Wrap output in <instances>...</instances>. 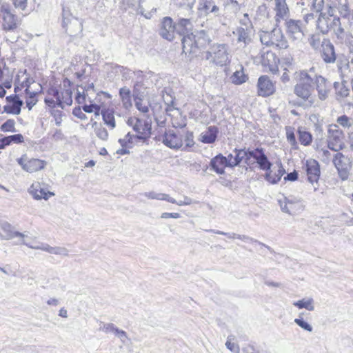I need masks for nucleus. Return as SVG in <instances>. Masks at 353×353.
<instances>
[{
    "label": "nucleus",
    "mask_w": 353,
    "mask_h": 353,
    "mask_svg": "<svg viewBox=\"0 0 353 353\" xmlns=\"http://www.w3.org/2000/svg\"><path fill=\"white\" fill-rule=\"evenodd\" d=\"M174 28L175 33L182 37V50L185 54L196 55L211 42V39L205 30L192 31V24L188 19H179L174 23Z\"/></svg>",
    "instance_id": "nucleus-1"
},
{
    "label": "nucleus",
    "mask_w": 353,
    "mask_h": 353,
    "mask_svg": "<svg viewBox=\"0 0 353 353\" xmlns=\"http://www.w3.org/2000/svg\"><path fill=\"white\" fill-rule=\"evenodd\" d=\"M234 157L233 161L229 160V168H234L239 165L243 160L245 163L250 166L256 163L260 170H268L270 163L267 155L262 148L251 149L250 148L243 149L235 148L233 150Z\"/></svg>",
    "instance_id": "nucleus-2"
},
{
    "label": "nucleus",
    "mask_w": 353,
    "mask_h": 353,
    "mask_svg": "<svg viewBox=\"0 0 353 353\" xmlns=\"http://www.w3.org/2000/svg\"><path fill=\"white\" fill-rule=\"evenodd\" d=\"M296 84L294 85V93L304 101H308L314 90L312 74L305 70L295 73Z\"/></svg>",
    "instance_id": "nucleus-3"
},
{
    "label": "nucleus",
    "mask_w": 353,
    "mask_h": 353,
    "mask_svg": "<svg viewBox=\"0 0 353 353\" xmlns=\"http://www.w3.org/2000/svg\"><path fill=\"white\" fill-rule=\"evenodd\" d=\"M259 34L261 43L267 47L279 49L288 47V42L280 28H274L270 31L261 30Z\"/></svg>",
    "instance_id": "nucleus-4"
},
{
    "label": "nucleus",
    "mask_w": 353,
    "mask_h": 353,
    "mask_svg": "<svg viewBox=\"0 0 353 353\" xmlns=\"http://www.w3.org/2000/svg\"><path fill=\"white\" fill-rule=\"evenodd\" d=\"M2 19V30L6 32H16L21 26V19L14 13L8 3H3L0 8Z\"/></svg>",
    "instance_id": "nucleus-5"
},
{
    "label": "nucleus",
    "mask_w": 353,
    "mask_h": 353,
    "mask_svg": "<svg viewBox=\"0 0 353 353\" xmlns=\"http://www.w3.org/2000/svg\"><path fill=\"white\" fill-rule=\"evenodd\" d=\"M327 132V147L329 149L339 152L345 147L344 134L337 125H330Z\"/></svg>",
    "instance_id": "nucleus-6"
},
{
    "label": "nucleus",
    "mask_w": 353,
    "mask_h": 353,
    "mask_svg": "<svg viewBox=\"0 0 353 353\" xmlns=\"http://www.w3.org/2000/svg\"><path fill=\"white\" fill-rule=\"evenodd\" d=\"M212 59V61L217 65L223 66L230 62L229 54L225 44H214L210 51H207L205 59Z\"/></svg>",
    "instance_id": "nucleus-7"
},
{
    "label": "nucleus",
    "mask_w": 353,
    "mask_h": 353,
    "mask_svg": "<svg viewBox=\"0 0 353 353\" xmlns=\"http://www.w3.org/2000/svg\"><path fill=\"white\" fill-rule=\"evenodd\" d=\"M332 161L341 179L343 181L347 180L352 163L350 158L339 152L334 154Z\"/></svg>",
    "instance_id": "nucleus-8"
},
{
    "label": "nucleus",
    "mask_w": 353,
    "mask_h": 353,
    "mask_svg": "<svg viewBox=\"0 0 353 353\" xmlns=\"http://www.w3.org/2000/svg\"><path fill=\"white\" fill-rule=\"evenodd\" d=\"M303 168L308 182L312 185L314 191H316L319 189V180L321 175L319 163L313 159H307L304 163Z\"/></svg>",
    "instance_id": "nucleus-9"
},
{
    "label": "nucleus",
    "mask_w": 353,
    "mask_h": 353,
    "mask_svg": "<svg viewBox=\"0 0 353 353\" xmlns=\"http://www.w3.org/2000/svg\"><path fill=\"white\" fill-rule=\"evenodd\" d=\"M26 235L20 232L14 231V227L7 221L0 223V239L1 240H10L14 238H19L18 243L26 245L29 244L23 240Z\"/></svg>",
    "instance_id": "nucleus-10"
},
{
    "label": "nucleus",
    "mask_w": 353,
    "mask_h": 353,
    "mask_svg": "<svg viewBox=\"0 0 353 353\" xmlns=\"http://www.w3.org/2000/svg\"><path fill=\"white\" fill-rule=\"evenodd\" d=\"M17 163L22 169L28 172L32 173L44 168L46 163L45 161L38 159H28L26 154L17 159Z\"/></svg>",
    "instance_id": "nucleus-11"
},
{
    "label": "nucleus",
    "mask_w": 353,
    "mask_h": 353,
    "mask_svg": "<svg viewBox=\"0 0 353 353\" xmlns=\"http://www.w3.org/2000/svg\"><path fill=\"white\" fill-rule=\"evenodd\" d=\"M321 57L326 64H333L336 60V53L333 43L328 39H323L320 49Z\"/></svg>",
    "instance_id": "nucleus-12"
},
{
    "label": "nucleus",
    "mask_w": 353,
    "mask_h": 353,
    "mask_svg": "<svg viewBox=\"0 0 353 353\" xmlns=\"http://www.w3.org/2000/svg\"><path fill=\"white\" fill-rule=\"evenodd\" d=\"M136 122L133 125V130L137 133L134 136L135 139L145 141L148 140L151 135L152 126L150 122L148 121H142L137 118Z\"/></svg>",
    "instance_id": "nucleus-13"
},
{
    "label": "nucleus",
    "mask_w": 353,
    "mask_h": 353,
    "mask_svg": "<svg viewBox=\"0 0 353 353\" xmlns=\"http://www.w3.org/2000/svg\"><path fill=\"white\" fill-rule=\"evenodd\" d=\"M286 32L288 36L294 39H301L304 34L302 30L303 23L301 20L285 19Z\"/></svg>",
    "instance_id": "nucleus-14"
},
{
    "label": "nucleus",
    "mask_w": 353,
    "mask_h": 353,
    "mask_svg": "<svg viewBox=\"0 0 353 353\" xmlns=\"http://www.w3.org/2000/svg\"><path fill=\"white\" fill-rule=\"evenodd\" d=\"M258 95L263 97H269L275 92L273 82L267 75H262L258 79Z\"/></svg>",
    "instance_id": "nucleus-15"
},
{
    "label": "nucleus",
    "mask_w": 353,
    "mask_h": 353,
    "mask_svg": "<svg viewBox=\"0 0 353 353\" xmlns=\"http://www.w3.org/2000/svg\"><path fill=\"white\" fill-rule=\"evenodd\" d=\"M160 36L169 41H173L175 34L174 23L170 17H163L159 29Z\"/></svg>",
    "instance_id": "nucleus-16"
},
{
    "label": "nucleus",
    "mask_w": 353,
    "mask_h": 353,
    "mask_svg": "<svg viewBox=\"0 0 353 353\" xmlns=\"http://www.w3.org/2000/svg\"><path fill=\"white\" fill-rule=\"evenodd\" d=\"M162 142L165 145L172 149H179L183 145L181 136L170 130L165 132L162 137Z\"/></svg>",
    "instance_id": "nucleus-17"
},
{
    "label": "nucleus",
    "mask_w": 353,
    "mask_h": 353,
    "mask_svg": "<svg viewBox=\"0 0 353 353\" xmlns=\"http://www.w3.org/2000/svg\"><path fill=\"white\" fill-rule=\"evenodd\" d=\"M312 78L313 81V88L316 86L318 91L319 98L321 100H325L327 97L328 89L326 85L327 80L321 75H316L312 73Z\"/></svg>",
    "instance_id": "nucleus-18"
},
{
    "label": "nucleus",
    "mask_w": 353,
    "mask_h": 353,
    "mask_svg": "<svg viewBox=\"0 0 353 353\" xmlns=\"http://www.w3.org/2000/svg\"><path fill=\"white\" fill-rule=\"evenodd\" d=\"M210 169L219 174L225 173V168H229V161L222 154H219L213 157L210 162Z\"/></svg>",
    "instance_id": "nucleus-19"
},
{
    "label": "nucleus",
    "mask_w": 353,
    "mask_h": 353,
    "mask_svg": "<svg viewBox=\"0 0 353 353\" xmlns=\"http://www.w3.org/2000/svg\"><path fill=\"white\" fill-rule=\"evenodd\" d=\"M234 34L237 36L238 43H243L244 46H246L252 41L254 28L238 27Z\"/></svg>",
    "instance_id": "nucleus-20"
},
{
    "label": "nucleus",
    "mask_w": 353,
    "mask_h": 353,
    "mask_svg": "<svg viewBox=\"0 0 353 353\" xmlns=\"http://www.w3.org/2000/svg\"><path fill=\"white\" fill-rule=\"evenodd\" d=\"M274 10L276 12L275 21L280 22L281 19H286L290 15V10L286 0H275Z\"/></svg>",
    "instance_id": "nucleus-21"
},
{
    "label": "nucleus",
    "mask_w": 353,
    "mask_h": 353,
    "mask_svg": "<svg viewBox=\"0 0 353 353\" xmlns=\"http://www.w3.org/2000/svg\"><path fill=\"white\" fill-rule=\"evenodd\" d=\"M270 165L268 170H263L265 171V174L264 175L265 179L271 184H276L280 181L282 176L285 173V170L283 168L281 163H279V169L274 174H272V171L271 170V168L272 166V163L269 160Z\"/></svg>",
    "instance_id": "nucleus-22"
},
{
    "label": "nucleus",
    "mask_w": 353,
    "mask_h": 353,
    "mask_svg": "<svg viewBox=\"0 0 353 353\" xmlns=\"http://www.w3.org/2000/svg\"><path fill=\"white\" fill-rule=\"evenodd\" d=\"M219 130L215 125H210L207 128L206 131L201 134L200 141L206 144L214 143L218 137Z\"/></svg>",
    "instance_id": "nucleus-23"
},
{
    "label": "nucleus",
    "mask_w": 353,
    "mask_h": 353,
    "mask_svg": "<svg viewBox=\"0 0 353 353\" xmlns=\"http://www.w3.org/2000/svg\"><path fill=\"white\" fill-rule=\"evenodd\" d=\"M198 9L201 16L207 15L210 13L216 14L219 10V7L210 0H201Z\"/></svg>",
    "instance_id": "nucleus-24"
},
{
    "label": "nucleus",
    "mask_w": 353,
    "mask_h": 353,
    "mask_svg": "<svg viewBox=\"0 0 353 353\" xmlns=\"http://www.w3.org/2000/svg\"><path fill=\"white\" fill-rule=\"evenodd\" d=\"M29 248L41 250L43 251H46L50 254H53L56 255H62V256H68V250L63 247H52L48 244H43L41 246H32L30 245H28Z\"/></svg>",
    "instance_id": "nucleus-25"
},
{
    "label": "nucleus",
    "mask_w": 353,
    "mask_h": 353,
    "mask_svg": "<svg viewBox=\"0 0 353 353\" xmlns=\"http://www.w3.org/2000/svg\"><path fill=\"white\" fill-rule=\"evenodd\" d=\"M65 32L72 37L77 36L81 33L83 30V24L79 19H72V23H70L67 27H62Z\"/></svg>",
    "instance_id": "nucleus-26"
},
{
    "label": "nucleus",
    "mask_w": 353,
    "mask_h": 353,
    "mask_svg": "<svg viewBox=\"0 0 353 353\" xmlns=\"http://www.w3.org/2000/svg\"><path fill=\"white\" fill-rule=\"evenodd\" d=\"M65 32L72 37L77 36L81 33L83 30V24L79 19H72V23H70L67 27H62Z\"/></svg>",
    "instance_id": "nucleus-27"
},
{
    "label": "nucleus",
    "mask_w": 353,
    "mask_h": 353,
    "mask_svg": "<svg viewBox=\"0 0 353 353\" xmlns=\"http://www.w3.org/2000/svg\"><path fill=\"white\" fill-rule=\"evenodd\" d=\"M316 26L322 34H327L331 30L330 18L327 17L325 13L321 12L317 20Z\"/></svg>",
    "instance_id": "nucleus-28"
},
{
    "label": "nucleus",
    "mask_w": 353,
    "mask_h": 353,
    "mask_svg": "<svg viewBox=\"0 0 353 353\" xmlns=\"http://www.w3.org/2000/svg\"><path fill=\"white\" fill-rule=\"evenodd\" d=\"M336 9L342 18L350 19L352 10L349 7L347 0H340L336 6Z\"/></svg>",
    "instance_id": "nucleus-29"
},
{
    "label": "nucleus",
    "mask_w": 353,
    "mask_h": 353,
    "mask_svg": "<svg viewBox=\"0 0 353 353\" xmlns=\"http://www.w3.org/2000/svg\"><path fill=\"white\" fill-rule=\"evenodd\" d=\"M119 96L122 101L123 106L128 110L132 106L131 100V91L126 87H123L119 90Z\"/></svg>",
    "instance_id": "nucleus-30"
},
{
    "label": "nucleus",
    "mask_w": 353,
    "mask_h": 353,
    "mask_svg": "<svg viewBox=\"0 0 353 353\" xmlns=\"http://www.w3.org/2000/svg\"><path fill=\"white\" fill-rule=\"evenodd\" d=\"M143 195L150 199H157L161 201H166L170 203H175L176 200L170 196L169 194H163V193H157L155 192H148L143 193Z\"/></svg>",
    "instance_id": "nucleus-31"
},
{
    "label": "nucleus",
    "mask_w": 353,
    "mask_h": 353,
    "mask_svg": "<svg viewBox=\"0 0 353 353\" xmlns=\"http://www.w3.org/2000/svg\"><path fill=\"white\" fill-rule=\"evenodd\" d=\"M231 81L235 85H241L248 79V76L243 72V68L241 65V70L235 71L230 77Z\"/></svg>",
    "instance_id": "nucleus-32"
},
{
    "label": "nucleus",
    "mask_w": 353,
    "mask_h": 353,
    "mask_svg": "<svg viewBox=\"0 0 353 353\" xmlns=\"http://www.w3.org/2000/svg\"><path fill=\"white\" fill-rule=\"evenodd\" d=\"M72 19H78L74 17L70 11V9L65 6H62L61 12V26L62 27H67L70 23H72Z\"/></svg>",
    "instance_id": "nucleus-33"
},
{
    "label": "nucleus",
    "mask_w": 353,
    "mask_h": 353,
    "mask_svg": "<svg viewBox=\"0 0 353 353\" xmlns=\"http://www.w3.org/2000/svg\"><path fill=\"white\" fill-rule=\"evenodd\" d=\"M101 115L105 124L110 127L112 129L115 128L116 123L114 112L112 110L110 109L103 110H101Z\"/></svg>",
    "instance_id": "nucleus-34"
},
{
    "label": "nucleus",
    "mask_w": 353,
    "mask_h": 353,
    "mask_svg": "<svg viewBox=\"0 0 353 353\" xmlns=\"http://www.w3.org/2000/svg\"><path fill=\"white\" fill-rule=\"evenodd\" d=\"M285 198L288 203L289 208L291 207L292 209V214H296L299 211L303 210V205L301 200H299L296 198H290V197H288V198L285 197Z\"/></svg>",
    "instance_id": "nucleus-35"
},
{
    "label": "nucleus",
    "mask_w": 353,
    "mask_h": 353,
    "mask_svg": "<svg viewBox=\"0 0 353 353\" xmlns=\"http://www.w3.org/2000/svg\"><path fill=\"white\" fill-rule=\"evenodd\" d=\"M31 194L34 199L37 200L45 199L47 200L50 196L54 195V193L47 191L43 188L34 189L31 191Z\"/></svg>",
    "instance_id": "nucleus-36"
},
{
    "label": "nucleus",
    "mask_w": 353,
    "mask_h": 353,
    "mask_svg": "<svg viewBox=\"0 0 353 353\" xmlns=\"http://www.w3.org/2000/svg\"><path fill=\"white\" fill-rule=\"evenodd\" d=\"M39 85L41 88V90H42L41 85L40 84H39ZM41 92V90H40L39 92L30 91L28 93H26L27 94L26 103V106L29 110H30L32 108V107L37 103V96Z\"/></svg>",
    "instance_id": "nucleus-37"
},
{
    "label": "nucleus",
    "mask_w": 353,
    "mask_h": 353,
    "mask_svg": "<svg viewBox=\"0 0 353 353\" xmlns=\"http://www.w3.org/2000/svg\"><path fill=\"white\" fill-rule=\"evenodd\" d=\"M299 140L301 144L303 145H309L312 141V135L309 132L302 130L300 128L298 130Z\"/></svg>",
    "instance_id": "nucleus-38"
},
{
    "label": "nucleus",
    "mask_w": 353,
    "mask_h": 353,
    "mask_svg": "<svg viewBox=\"0 0 353 353\" xmlns=\"http://www.w3.org/2000/svg\"><path fill=\"white\" fill-rule=\"evenodd\" d=\"M293 305L297 307L299 309L305 308L309 311H313L314 310V307L313 305V300L312 299H303L301 300H299L295 301Z\"/></svg>",
    "instance_id": "nucleus-39"
},
{
    "label": "nucleus",
    "mask_w": 353,
    "mask_h": 353,
    "mask_svg": "<svg viewBox=\"0 0 353 353\" xmlns=\"http://www.w3.org/2000/svg\"><path fill=\"white\" fill-rule=\"evenodd\" d=\"M47 93L48 95L53 97L57 101V105L61 108H63V101L61 98V91L56 87L50 88Z\"/></svg>",
    "instance_id": "nucleus-40"
},
{
    "label": "nucleus",
    "mask_w": 353,
    "mask_h": 353,
    "mask_svg": "<svg viewBox=\"0 0 353 353\" xmlns=\"http://www.w3.org/2000/svg\"><path fill=\"white\" fill-rule=\"evenodd\" d=\"M92 128H94V132L97 137L103 141H106L108 138V132L107 130L101 125L98 126L97 122L94 121L92 123Z\"/></svg>",
    "instance_id": "nucleus-41"
},
{
    "label": "nucleus",
    "mask_w": 353,
    "mask_h": 353,
    "mask_svg": "<svg viewBox=\"0 0 353 353\" xmlns=\"http://www.w3.org/2000/svg\"><path fill=\"white\" fill-rule=\"evenodd\" d=\"M72 92L71 88H63L62 91H61V98L63 101V105L64 104L70 105L72 103Z\"/></svg>",
    "instance_id": "nucleus-42"
},
{
    "label": "nucleus",
    "mask_w": 353,
    "mask_h": 353,
    "mask_svg": "<svg viewBox=\"0 0 353 353\" xmlns=\"http://www.w3.org/2000/svg\"><path fill=\"white\" fill-rule=\"evenodd\" d=\"M224 6L227 10L234 14H236L241 9L240 3L236 0H228Z\"/></svg>",
    "instance_id": "nucleus-43"
},
{
    "label": "nucleus",
    "mask_w": 353,
    "mask_h": 353,
    "mask_svg": "<svg viewBox=\"0 0 353 353\" xmlns=\"http://www.w3.org/2000/svg\"><path fill=\"white\" fill-rule=\"evenodd\" d=\"M6 100L9 105H12V106L21 108L23 105V101L19 98L18 94L9 95L6 97Z\"/></svg>",
    "instance_id": "nucleus-44"
},
{
    "label": "nucleus",
    "mask_w": 353,
    "mask_h": 353,
    "mask_svg": "<svg viewBox=\"0 0 353 353\" xmlns=\"http://www.w3.org/2000/svg\"><path fill=\"white\" fill-rule=\"evenodd\" d=\"M301 315V314H300L299 318L294 319V323L303 330L309 332H312L313 330L312 326L309 323L305 321Z\"/></svg>",
    "instance_id": "nucleus-45"
},
{
    "label": "nucleus",
    "mask_w": 353,
    "mask_h": 353,
    "mask_svg": "<svg viewBox=\"0 0 353 353\" xmlns=\"http://www.w3.org/2000/svg\"><path fill=\"white\" fill-rule=\"evenodd\" d=\"M1 131L4 132H15L17 130L15 128V121L14 119H8L5 123H3L1 126Z\"/></svg>",
    "instance_id": "nucleus-46"
},
{
    "label": "nucleus",
    "mask_w": 353,
    "mask_h": 353,
    "mask_svg": "<svg viewBox=\"0 0 353 353\" xmlns=\"http://www.w3.org/2000/svg\"><path fill=\"white\" fill-rule=\"evenodd\" d=\"M308 42L312 48L314 50L321 48L322 41H321V36L319 34H312L308 39Z\"/></svg>",
    "instance_id": "nucleus-47"
},
{
    "label": "nucleus",
    "mask_w": 353,
    "mask_h": 353,
    "mask_svg": "<svg viewBox=\"0 0 353 353\" xmlns=\"http://www.w3.org/2000/svg\"><path fill=\"white\" fill-rule=\"evenodd\" d=\"M336 121L343 128H350L353 125V119L348 117L345 114L339 117Z\"/></svg>",
    "instance_id": "nucleus-48"
},
{
    "label": "nucleus",
    "mask_w": 353,
    "mask_h": 353,
    "mask_svg": "<svg viewBox=\"0 0 353 353\" xmlns=\"http://www.w3.org/2000/svg\"><path fill=\"white\" fill-rule=\"evenodd\" d=\"M195 3V0H182L179 3V7L184 9L190 14L193 11L192 8Z\"/></svg>",
    "instance_id": "nucleus-49"
},
{
    "label": "nucleus",
    "mask_w": 353,
    "mask_h": 353,
    "mask_svg": "<svg viewBox=\"0 0 353 353\" xmlns=\"http://www.w3.org/2000/svg\"><path fill=\"white\" fill-rule=\"evenodd\" d=\"M237 239H241L244 241H247V242H250V243H256L262 246H264L270 252H273V250L268 245H265L264 243H261L259 242V241L256 240V239H254L253 238H251L248 236H246V235H240L239 234L237 236Z\"/></svg>",
    "instance_id": "nucleus-50"
},
{
    "label": "nucleus",
    "mask_w": 353,
    "mask_h": 353,
    "mask_svg": "<svg viewBox=\"0 0 353 353\" xmlns=\"http://www.w3.org/2000/svg\"><path fill=\"white\" fill-rule=\"evenodd\" d=\"M134 134H132L130 132H128L123 139H119V142L123 148H126L128 146V144H132L133 143V139H134Z\"/></svg>",
    "instance_id": "nucleus-51"
},
{
    "label": "nucleus",
    "mask_w": 353,
    "mask_h": 353,
    "mask_svg": "<svg viewBox=\"0 0 353 353\" xmlns=\"http://www.w3.org/2000/svg\"><path fill=\"white\" fill-rule=\"evenodd\" d=\"M117 327L113 323H104L101 322L99 330L105 333L113 332L115 334Z\"/></svg>",
    "instance_id": "nucleus-52"
},
{
    "label": "nucleus",
    "mask_w": 353,
    "mask_h": 353,
    "mask_svg": "<svg viewBox=\"0 0 353 353\" xmlns=\"http://www.w3.org/2000/svg\"><path fill=\"white\" fill-rule=\"evenodd\" d=\"M233 337V336H229L228 337V340L225 343V346L228 350H230L231 352L234 353H239L240 352V348L238 344L235 343L231 342V339Z\"/></svg>",
    "instance_id": "nucleus-53"
},
{
    "label": "nucleus",
    "mask_w": 353,
    "mask_h": 353,
    "mask_svg": "<svg viewBox=\"0 0 353 353\" xmlns=\"http://www.w3.org/2000/svg\"><path fill=\"white\" fill-rule=\"evenodd\" d=\"M324 6L323 0H312L311 10L316 13L321 12Z\"/></svg>",
    "instance_id": "nucleus-54"
},
{
    "label": "nucleus",
    "mask_w": 353,
    "mask_h": 353,
    "mask_svg": "<svg viewBox=\"0 0 353 353\" xmlns=\"http://www.w3.org/2000/svg\"><path fill=\"white\" fill-rule=\"evenodd\" d=\"M135 106L138 110L143 113H148L149 111L148 105L143 104L142 100L140 98L134 97Z\"/></svg>",
    "instance_id": "nucleus-55"
},
{
    "label": "nucleus",
    "mask_w": 353,
    "mask_h": 353,
    "mask_svg": "<svg viewBox=\"0 0 353 353\" xmlns=\"http://www.w3.org/2000/svg\"><path fill=\"white\" fill-rule=\"evenodd\" d=\"M21 108L12 106V105H6L3 106V112L7 114L18 115L21 113Z\"/></svg>",
    "instance_id": "nucleus-56"
},
{
    "label": "nucleus",
    "mask_w": 353,
    "mask_h": 353,
    "mask_svg": "<svg viewBox=\"0 0 353 353\" xmlns=\"http://www.w3.org/2000/svg\"><path fill=\"white\" fill-rule=\"evenodd\" d=\"M239 23L243 28H254L251 20L248 13H245L241 19H239Z\"/></svg>",
    "instance_id": "nucleus-57"
},
{
    "label": "nucleus",
    "mask_w": 353,
    "mask_h": 353,
    "mask_svg": "<svg viewBox=\"0 0 353 353\" xmlns=\"http://www.w3.org/2000/svg\"><path fill=\"white\" fill-rule=\"evenodd\" d=\"M51 115L54 117L56 125L59 126L62 122L63 112L59 110L53 109L51 110Z\"/></svg>",
    "instance_id": "nucleus-58"
},
{
    "label": "nucleus",
    "mask_w": 353,
    "mask_h": 353,
    "mask_svg": "<svg viewBox=\"0 0 353 353\" xmlns=\"http://www.w3.org/2000/svg\"><path fill=\"white\" fill-rule=\"evenodd\" d=\"M16 9L25 11L28 7V0H12Z\"/></svg>",
    "instance_id": "nucleus-59"
},
{
    "label": "nucleus",
    "mask_w": 353,
    "mask_h": 353,
    "mask_svg": "<svg viewBox=\"0 0 353 353\" xmlns=\"http://www.w3.org/2000/svg\"><path fill=\"white\" fill-rule=\"evenodd\" d=\"M185 148H190L194 145V135L192 132L187 131L185 135Z\"/></svg>",
    "instance_id": "nucleus-60"
},
{
    "label": "nucleus",
    "mask_w": 353,
    "mask_h": 353,
    "mask_svg": "<svg viewBox=\"0 0 353 353\" xmlns=\"http://www.w3.org/2000/svg\"><path fill=\"white\" fill-rule=\"evenodd\" d=\"M330 22H331V29H332V28L334 29V28H337L338 31H339L340 32H343V29L341 28V20H340L339 17H338V16L334 17H333L332 19L330 18Z\"/></svg>",
    "instance_id": "nucleus-61"
},
{
    "label": "nucleus",
    "mask_w": 353,
    "mask_h": 353,
    "mask_svg": "<svg viewBox=\"0 0 353 353\" xmlns=\"http://www.w3.org/2000/svg\"><path fill=\"white\" fill-rule=\"evenodd\" d=\"M9 141L10 142V144L12 143H17L19 144L24 141L23 137L21 134H15L13 135L8 136Z\"/></svg>",
    "instance_id": "nucleus-62"
},
{
    "label": "nucleus",
    "mask_w": 353,
    "mask_h": 353,
    "mask_svg": "<svg viewBox=\"0 0 353 353\" xmlns=\"http://www.w3.org/2000/svg\"><path fill=\"white\" fill-rule=\"evenodd\" d=\"M279 205H280V208H281V210L282 212H283L285 213H288L289 214H292V209L291 207L289 208L288 203L285 198H284L283 200H279Z\"/></svg>",
    "instance_id": "nucleus-63"
},
{
    "label": "nucleus",
    "mask_w": 353,
    "mask_h": 353,
    "mask_svg": "<svg viewBox=\"0 0 353 353\" xmlns=\"http://www.w3.org/2000/svg\"><path fill=\"white\" fill-rule=\"evenodd\" d=\"M72 114L74 116L80 119L81 120H85L88 119L87 116L82 112L80 107H75L72 110Z\"/></svg>",
    "instance_id": "nucleus-64"
}]
</instances>
